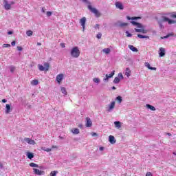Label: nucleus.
<instances>
[{"instance_id": "f257e3e1", "label": "nucleus", "mask_w": 176, "mask_h": 176, "mask_svg": "<svg viewBox=\"0 0 176 176\" xmlns=\"http://www.w3.org/2000/svg\"><path fill=\"white\" fill-rule=\"evenodd\" d=\"M71 56L74 57V58H78L80 56V51L79 50V47H74L71 50Z\"/></svg>"}, {"instance_id": "f03ea898", "label": "nucleus", "mask_w": 176, "mask_h": 176, "mask_svg": "<svg viewBox=\"0 0 176 176\" xmlns=\"http://www.w3.org/2000/svg\"><path fill=\"white\" fill-rule=\"evenodd\" d=\"M38 67L39 71H49V68H50V65L49 64V63H45L44 67L41 64H38Z\"/></svg>"}, {"instance_id": "7ed1b4c3", "label": "nucleus", "mask_w": 176, "mask_h": 176, "mask_svg": "<svg viewBox=\"0 0 176 176\" xmlns=\"http://www.w3.org/2000/svg\"><path fill=\"white\" fill-rule=\"evenodd\" d=\"M88 9L90 10V12L94 13L96 17H100L101 16V13L98 12L96 8H93L91 5L88 6Z\"/></svg>"}, {"instance_id": "20e7f679", "label": "nucleus", "mask_w": 176, "mask_h": 176, "mask_svg": "<svg viewBox=\"0 0 176 176\" xmlns=\"http://www.w3.org/2000/svg\"><path fill=\"white\" fill-rule=\"evenodd\" d=\"M64 79V74H60L56 76V82L58 83V85H61V82Z\"/></svg>"}, {"instance_id": "39448f33", "label": "nucleus", "mask_w": 176, "mask_h": 176, "mask_svg": "<svg viewBox=\"0 0 176 176\" xmlns=\"http://www.w3.org/2000/svg\"><path fill=\"white\" fill-rule=\"evenodd\" d=\"M23 141H25V142H27L28 144H29V145H35V144H36L35 140L28 138H25L23 139Z\"/></svg>"}, {"instance_id": "423d86ee", "label": "nucleus", "mask_w": 176, "mask_h": 176, "mask_svg": "<svg viewBox=\"0 0 176 176\" xmlns=\"http://www.w3.org/2000/svg\"><path fill=\"white\" fill-rule=\"evenodd\" d=\"M3 1L6 10H10V9H12V6L10 3H9V2H8L6 0H3Z\"/></svg>"}, {"instance_id": "0eeeda50", "label": "nucleus", "mask_w": 176, "mask_h": 176, "mask_svg": "<svg viewBox=\"0 0 176 176\" xmlns=\"http://www.w3.org/2000/svg\"><path fill=\"white\" fill-rule=\"evenodd\" d=\"M80 24L82 27V31H85V27L86 25V17L84 16L80 19Z\"/></svg>"}, {"instance_id": "6e6552de", "label": "nucleus", "mask_w": 176, "mask_h": 176, "mask_svg": "<svg viewBox=\"0 0 176 176\" xmlns=\"http://www.w3.org/2000/svg\"><path fill=\"white\" fill-rule=\"evenodd\" d=\"M113 75H115V71L114 70H113L109 75L106 74V77L103 79V80L104 82H108L109 79L112 78L113 76Z\"/></svg>"}, {"instance_id": "1a4fd4ad", "label": "nucleus", "mask_w": 176, "mask_h": 176, "mask_svg": "<svg viewBox=\"0 0 176 176\" xmlns=\"http://www.w3.org/2000/svg\"><path fill=\"white\" fill-rule=\"evenodd\" d=\"M92 125H93V122H91V119H90V118L89 117H87L86 124H85L86 127H91Z\"/></svg>"}, {"instance_id": "9d476101", "label": "nucleus", "mask_w": 176, "mask_h": 176, "mask_svg": "<svg viewBox=\"0 0 176 176\" xmlns=\"http://www.w3.org/2000/svg\"><path fill=\"white\" fill-rule=\"evenodd\" d=\"M164 21H167L168 24H176V20H171L166 16L163 17Z\"/></svg>"}, {"instance_id": "9b49d317", "label": "nucleus", "mask_w": 176, "mask_h": 176, "mask_svg": "<svg viewBox=\"0 0 176 176\" xmlns=\"http://www.w3.org/2000/svg\"><path fill=\"white\" fill-rule=\"evenodd\" d=\"M159 56L160 57H164V56H166V50L164 48H160Z\"/></svg>"}, {"instance_id": "f8f14e48", "label": "nucleus", "mask_w": 176, "mask_h": 176, "mask_svg": "<svg viewBox=\"0 0 176 176\" xmlns=\"http://www.w3.org/2000/svg\"><path fill=\"white\" fill-rule=\"evenodd\" d=\"M34 173L36 174V175H43V174H45L43 170H41L36 168H34Z\"/></svg>"}, {"instance_id": "ddd939ff", "label": "nucleus", "mask_w": 176, "mask_h": 176, "mask_svg": "<svg viewBox=\"0 0 176 176\" xmlns=\"http://www.w3.org/2000/svg\"><path fill=\"white\" fill-rule=\"evenodd\" d=\"M116 7L117 9H120V10H123L124 9L123 4L120 1L116 2Z\"/></svg>"}, {"instance_id": "4468645a", "label": "nucleus", "mask_w": 176, "mask_h": 176, "mask_svg": "<svg viewBox=\"0 0 176 176\" xmlns=\"http://www.w3.org/2000/svg\"><path fill=\"white\" fill-rule=\"evenodd\" d=\"M109 141L110 144H112L116 143V140L115 139V137L113 135H110L109 137Z\"/></svg>"}, {"instance_id": "2eb2a0df", "label": "nucleus", "mask_w": 176, "mask_h": 176, "mask_svg": "<svg viewBox=\"0 0 176 176\" xmlns=\"http://www.w3.org/2000/svg\"><path fill=\"white\" fill-rule=\"evenodd\" d=\"M145 67H146L148 69H151V71H156V67H151V64L149 63L146 62L144 63Z\"/></svg>"}, {"instance_id": "dca6fc26", "label": "nucleus", "mask_w": 176, "mask_h": 176, "mask_svg": "<svg viewBox=\"0 0 176 176\" xmlns=\"http://www.w3.org/2000/svg\"><path fill=\"white\" fill-rule=\"evenodd\" d=\"M115 108V101L111 102V103L109 105L108 112H111L112 109Z\"/></svg>"}, {"instance_id": "f3484780", "label": "nucleus", "mask_w": 176, "mask_h": 176, "mask_svg": "<svg viewBox=\"0 0 176 176\" xmlns=\"http://www.w3.org/2000/svg\"><path fill=\"white\" fill-rule=\"evenodd\" d=\"M30 85H32V86H36L39 85V81L38 80H33L30 82Z\"/></svg>"}, {"instance_id": "a211bd4d", "label": "nucleus", "mask_w": 176, "mask_h": 176, "mask_svg": "<svg viewBox=\"0 0 176 176\" xmlns=\"http://www.w3.org/2000/svg\"><path fill=\"white\" fill-rule=\"evenodd\" d=\"M60 91L63 94H64V96H67V94H68V93L67 92V89H65V87H60Z\"/></svg>"}, {"instance_id": "6ab92c4d", "label": "nucleus", "mask_w": 176, "mask_h": 176, "mask_svg": "<svg viewBox=\"0 0 176 176\" xmlns=\"http://www.w3.org/2000/svg\"><path fill=\"white\" fill-rule=\"evenodd\" d=\"M129 47L130 49V50H131L132 52H138V50L137 49V47H134L133 45H129Z\"/></svg>"}, {"instance_id": "aec40b11", "label": "nucleus", "mask_w": 176, "mask_h": 176, "mask_svg": "<svg viewBox=\"0 0 176 176\" xmlns=\"http://www.w3.org/2000/svg\"><path fill=\"white\" fill-rule=\"evenodd\" d=\"M102 52L105 54H109V53H111V49H109V48H104V49L102 50Z\"/></svg>"}, {"instance_id": "412c9836", "label": "nucleus", "mask_w": 176, "mask_h": 176, "mask_svg": "<svg viewBox=\"0 0 176 176\" xmlns=\"http://www.w3.org/2000/svg\"><path fill=\"white\" fill-rule=\"evenodd\" d=\"M127 20H138L139 19H141V16H135L131 18L130 16H126Z\"/></svg>"}, {"instance_id": "4be33fe9", "label": "nucleus", "mask_w": 176, "mask_h": 176, "mask_svg": "<svg viewBox=\"0 0 176 176\" xmlns=\"http://www.w3.org/2000/svg\"><path fill=\"white\" fill-rule=\"evenodd\" d=\"M114 124L118 129H120V127H122V124H120V122L119 121L114 122Z\"/></svg>"}, {"instance_id": "5701e85b", "label": "nucleus", "mask_w": 176, "mask_h": 176, "mask_svg": "<svg viewBox=\"0 0 176 176\" xmlns=\"http://www.w3.org/2000/svg\"><path fill=\"white\" fill-rule=\"evenodd\" d=\"M170 36H174V33H169L166 36L162 37V39H167V38H170Z\"/></svg>"}, {"instance_id": "b1692460", "label": "nucleus", "mask_w": 176, "mask_h": 176, "mask_svg": "<svg viewBox=\"0 0 176 176\" xmlns=\"http://www.w3.org/2000/svg\"><path fill=\"white\" fill-rule=\"evenodd\" d=\"M6 113H10V104H7L6 105Z\"/></svg>"}, {"instance_id": "393cba45", "label": "nucleus", "mask_w": 176, "mask_h": 176, "mask_svg": "<svg viewBox=\"0 0 176 176\" xmlns=\"http://www.w3.org/2000/svg\"><path fill=\"white\" fill-rule=\"evenodd\" d=\"M131 74V71L130 70V69L126 68L125 75L127 76V78H129V76H130Z\"/></svg>"}, {"instance_id": "a878e982", "label": "nucleus", "mask_w": 176, "mask_h": 176, "mask_svg": "<svg viewBox=\"0 0 176 176\" xmlns=\"http://www.w3.org/2000/svg\"><path fill=\"white\" fill-rule=\"evenodd\" d=\"M27 156L28 159H30V160L34 159V153H30V152L27 153Z\"/></svg>"}, {"instance_id": "bb28decb", "label": "nucleus", "mask_w": 176, "mask_h": 176, "mask_svg": "<svg viewBox=\"0 0 176 176\" xmlns=\"http://www.w3.org/2000/svg\"><path fill=\"white\" fill-rule=\"evenodd\" d=\"M146 107L151 109V111H156V108L151 104H146Z\"/></svg>"}, {"instance_id": "cd10ccee", "label": "nucleus", "mask_w": 176, "mask_h": 176, "mask_svg": "<svg viewBox=\"0 0 176 176\" xmlns=\"http://www.w3.org/2000/svg\"><path fill=\"white\" fill-rule=\"evenodd\" d=\"M72 133H73V134H79L80 131L78 129H73L72 130Z\"/></svg>"}, {"instance_id": "c85d7f7f", "label": "nucleus", "mask_w": 176, "mask_h": 176, "mask_svg": "<svg viewBox=\"0 0 176 176\" xmlns=\"http://www.w3.org/2000/svg\"><path fill=\"white\" fill-rule=\"evenodd\" d=\"M138 36L139 38H140V39H142L144 38H145L146 39H149V36H144V35H142V34H138Z\"/></svg>"}, {"instance_id": "c756f323", "label": "nucleus", "mask_w": 176, "mask_h": 176, "mask_svg": "<svg viewBox=\"0 0 176 176\" xmlns=\"http://www.w3.org/2000/svg\"><path fill=\"white\" fill-rule=\"evenodd\" d=\"M34 34V32H32V30H28L26 32V35L28 36H32V35Z\"/></svg>"}, {"instance_id": "7c9ffc66", "label": "nucleus", "mask_w": 176, "mask_h": 176, "mask_svg": "<svg viewBox=\"0 0 176 176\" xmlns=\"http://www.w3.org/2000/svg\"><path fill=\"white\" fill-rule=\"evenodd\" d=\"M120 82V79L118 77H116L113 80V83L118 84Z\"/></svg>"}, {"instance_id": "2f4dec72", "label": "nucleus", "mask_w": 176, "mask_h": 176, "mask_svg": "<svg viewBox=\"0 0 176 176\" xmlns=\"http://www.w3.org/2000/svg\"><path fill=\"white\" fill-rule=\"evenodd\" d=\"M116 100L117 101H118V103H119V104H121V103H122V96H118V97L116 98Z\"/></svg>"}, {"instance_id": "473e14b6", "label": "nucleus", "mask_w": 176, "mask_h": 176, "mask_svg": "<svg viewBox=\"0 0 176 176\" xmlns=\"http://www.w3.org/2000/svg\"><path fill=\"white\" fill-rule=\"evenodd\" d=\"M170 17L171 19H176V14H175V12H172V13H170Z\"/></svg>"}, {"instance_id": "72a5a7b5", "label": "nucleus", "mask_w": 176, "mask_h": 176, "mask_svg": "<svg viewBox=\"0 0 176 176\" xmlns=\"http://www.w3.org/2000/svg\"><path fill=\"white\" fill-rule=\"evenodd\" d=\"M57 173H58L57 170H54L50 173L51 176H56L57 175Z\"/></svg>"}, {"instance_id": "f704fd0d", "label": "nucleus", "mask_w": 176, "mask_h": 176, "mask_svg": "<svg viewBox=\"0 0 176 176\" xmlns=\"http://www.w3.org/2000/svg\"><path fill=\"white\" fill-rule=\"evenodd\" d=\"M93 82H94L95 83H100V78H94L93 79Z\"/></svg>"}, {"instance_id": "c9c22d12", "label": "nucleus", "mask_w": 176, "mask_h": 176, "mask_svg": "<svg viewBox=\"0 0 176 176\" xmlns=\"http://www.w3.org/2000/svg\"><path fill=\"white\" fill-rule=\"evenodd\" d=\"M30 167H38V164H36L34 162L30 163Z\"/></svg>"}, {"instance_id": "e433bc0d", "label": "nucleus", "mask_w": 176, "mask_h": 176, "mask_svg": "<svg viewBox=\"0 0 176 176\" xmlns=\"http://www.w3.org/2000/svg\"><path fill=\"white\" fill-rule=\"evenodd\" d=\"M120 27H127V25H129V24L127 23H120Z\"/></svg>"}, {"instance_id": "4c0bfd02", "label": "nucleus", "mask_w": 176, "mask_h": 176, "mask_svg": "<svg viewBox=\"0 0 176 176\" xmlns=\"http://www.w3.org/2000/svg\"><path fill=\"white\" fill-rule=\"evenodd\" d=\"M126 34L128 38H130V36H133V34H130V32H129L128 31L126 32Z\"/></svg>"}, {"instance_id": "58836bf2", "label": "nucleus", "mask_w": 176, "mask_h": 176, "mask_svg": "<svg viewBox=\"0 0 176 176\" xmlns=\"http://www.w3.org/2000/svg\"><path fill=\"white\" fill-rule=\"evenodd\" d=\"M101 36H102V34L101 33H98V34H97V38H98V39H101Z\"/></svg>"}, {"instance_id": "ea45409f", "label": "nucleus", "mask_w": 176, "mask_h": 176, "mask_svg": "<svg viewBox=\"0 0 176 176\" xmlns=\"http://www.w3.org/2000/svg\"><path fill=\"white\" fill-rule=\"evenodd\" d=\"M52 12H50V11H47V17H50V16H52Z\"/></svg>"}, {"instance_id": "a19ab883", "label": "nucleus", "mask_w": 176, "mask_h": 176, "mask_svg": "<svg viewBox=\"0 0 176 176\" xmlns=\"http://www.w3.org/2000/svg\"><path fill=\"white\" fill-rule=\"evenodd\" d=\"M3 47H10V44H3Z\"/></svg>"}, {"instance_id": "79ce46f5", "label": "nucleus", "mask_w": 176, "mask_h": 176, "mask_svg": "<svg viewBox=\"0 0 176 176\" xmlns=\"http://www.w3.org/2000/svg\"><path fill=\"white\" fill-rule=\"evenodd\" d=\"M131 24H133V25H138V22H135L134 21H132L131 22Z\"/></svg>"}, {"instance_id": "37998d69", "label": "nucleus", "mask_w": 176, "mask_h": 176, "mask_svg": "<svg viewBox=\"0 0 176 176\" xmlns=\"http://www.w3.org/2000/svg\"><path fill=\"white\" fill-rule=\"evenodd\" d=\"M118 78H120L121 79H123V74L122 73L118 74Z\"/></svg>"}, {"instance_id": "c03bdc74", "label": "nucleus", "mask_w": 176, "mask_h": 176, "mask_svg": "<svg viewBox=\"0 0 176 176\" xmlns=\"http://www.w3.org/2000/svg\"><path fill=\"white\" fill-rule=\"evenodd\" d=\"M135 32H142V29H135Z\"/></svg>"}, {"instance_id": "a18cd8bd", "label": "nucleus", "mask_w": 176, "mask_h": 176, "mask_svg": "<svg viewBox=\"0 0 176 176\" xmlns=\"http://www.w3.org/2000/svg\"><path fill=\"white\" fill-rule=\"evenodd\" d=\"M146 176H153L152 173L147 172L146 174Z\"/></svg>"}, {"instance_id": "49530a36", "label": "nucleus", "mask_w": 176, "mask_h": 176, "mask_svg": "<svg viewBox=\"0 0 176 176\" xmlns=\"http://www.w3.org/2000/svg\"><path fill=\"white\" fill-rule=\"evenodd\" d=\"M91 135H92V137H97V133H94V132H92L91 133Z\"/></svg>"}, {"instance_id": "de8ad7c7", "label": "nucleus", "mask_w": 176, "mask_h": 176, "mask_svg": "<svg viewBox=\"0 0 176 176\" xmlns=\"http://www.w3.org/2000/svg\"><path fill=\"white\" fill-rule=\"evenodd\" d=\"M136 26L138 27V28H141L142 27V25L138 23V25H136Z\"/></svg>"}, {"instance_id": "09e8293b", "label": "nucleus", "mask_w": 176, "mask_h": 176, "mask_svg": "<svg viewBox=\"0 0 176 176\" xmlns=\"http://www.w3.org/2000/svg\"><path fill=\"white\" fill-rule=\"evenodd\" d=\"M45 152H50L52 151V148H46V149H44Z\"/></svg>"}, {"instance_id": "8fccbe9b", "label": "nucleus", "mask_w": 176, "mask_h": 176, "mask_svg": "<svg viewBox=\"0 0 176 176\" xmlns=\"http://www.w3.org/2000/svg\"><path fill=\"white\" fill-rule=\"evenodd\" d=\"M17 50H19V52H21V50H23V47L18 46L17 47Z\"/></svg>"}, {"instance_id": "3c124183", "label": "nucleus", "mask_w": 176, "mask_h": 176, "mask_svg": "<svg viewBox=\"0 0 176 176\" xmlns=\"http://www.w3.org/2000/svg\"><path fill=\"white\" fill-rule=\"evenodd\" d=\"M12 46H16V41H14L11 43Z\"/></svg>"}, {"instance_id": "603ef678", "label": "nucleus", "mask_w": 176, "mask_h": 176, "mask_svg": "<svg viewBox=\"0 0 176 176\" xmlns=\"http://www.w3.org/2000/svg\"><path fill=\"white\" fill-rule=\"evenodd\" d=\"M61 47H65V43H61L60 44Z\"/></svg>"}, {"instance_id": "864d4df0", "label": "nucleus", "mask_w": 176, "mask_h": 176, "mask_svg": "<svg viewBox=\"0 0 176 176\" xmlns=\"http://www.w3.org/2000/svg\"><path fill=\"white\" fill-rule=\"evenodd\" d=\"M46 12V8H42V12L45 13Z\"/></svg>"}, {"instance_id": "5fc2aeb1", "label": "nucleus", "mask_w": 176, "mask_h": 176, "mask_svg": "<svg viewBox=\"0 0 176 176\" xmlns=\"http://www.w3.org/2000/svg\"><path fill=\"white\" fill-rule=\"evenodd\" d=\"M10 72H14V67H11V68H10Z\"/></svg>"}, {"instance_id": "6e6d98bb", "label": "nucleus", "mask_w": 176, "mask_h": 176, "mask_svg": "<svg viewBox=\"0 0 176 176\" xmlns=\"http://www.w3.org/2000/svg\"><path fill=\"white\" fill-rule=\"evenodd\" d=\"M142 32L143 34H146V30H144V29H142Z\"/></svg>"}, {"instance_id": "4d7b16f0", "label": "nucleus", "mask_w": 176, "mask_h": 176, "mask_svg": "<svg viewBox=\"0 0 176 176\" xmlns=\"http://www.w3.org/2000/svg\"><path fill=\"white\" fill-rule=\"evenodd\" d=\"M95 28L99 29V28H100V25L96 24V25H95Z\"/></svg>"}, {"instance_id": "13d9d810", "label": "nucleus", "mask_w": 176, "mask_h": 176, "mask_svg": "<svg viewBox=\"0 0 176 176\" xmlns=\"http://www.w3.org/2000/svg\"><path fill=\"white\" fill-rule=\"evenodd\" d=\"M78 127H79L80 129H82V128H83V125H82V124H80L78 125Z\"/></svg>"}, {"instance_id": "bf43d9fd", "label": "nucleus", "mask_w": 176, "mask_h": 176, "mask_svg": "<svg viewBox=\"0 0 176 176\" xmlns=\"http://www.w3.org/2000/svg\"><path fill=\"white\" fill-rule=\"evenodd\" d=\"M12 34H13V32H12V31H10V32H8V35H12Z\"/></svg>"}, {"instance_id": "052dcab7", "label": "nucleus", "mask_w": 176, "mask_h": 176, "mask_svg": "<svg viewBox=\"0 0 176 176\" xmlns=\"http://www.w3.org/2000/svg\"><path fill=\"white\" fill-rule=\"evenodd\" d=\"M3 167V165L2 164V163L0 162V168H2Z\"/></svg>"}, {"instance_id": "680f3d73", "label": "nucleus", "mask_w": 176, "mask_h": 176, "mask_svg": "<svg viewBox=\"0 0 176 176\" xmlns=\"http://www.w3.org/2000/svg\"><path fill=\"white\" fill-rule=\"evenodd\" d=\"M166 135H169V137H171V133H166Z\"/></svg>"}, {"instance_id": "e2e57ef3", "label": "nucleus", "mask_w": 176, "mask_h": 176, "mask_svg": "<svg viewBox=\"0 0 176 176\" xmlns=\"http://www.w3.org/2000/svg\"><path fill=\"white\" fill-rule=\"evenodd\" d=\"M10 5H11V6H12V5H14V1H11L10 3Z\"/></svg>"}, {"instance_id": "0e129e2a", "label": "nucleus", "mask_w": 176, "mask_h": 176, "mask_svg": "<svg viewBox=\"0 0 176 176\" xmlns=\"http://www.w3.org/2000/svg\"><path fill=\"white\" fill-rule=\"evenodd\" d=\"M37 45H38V46H41V45H42V43H37Z\"/></svg>"}, {"instance_id": "69168bd1", "label": "nucleus", "mask_w": 176, "mask_h": 176, "mask_svg": "<svg viewBox=\"0 0 176 176\" xmlns=\"http://www.w3.org/2000/svg\"><path fill=\"white\" fill-rule=\"evenodd\" d=\"M2 102H4V103L6 102V99H3L2 100Z\"/></svg>"}, {"instance_id": "338daca9", "label": "nucleus", "mask_w": 176, "mask_h": 176, "mask_svg": "<svg viewBox=\"0 0 176 176\" xmlns=\"http://www.w3.org/2000/svg\"><path fill=\"white\" fill-rule=\"evenodd\" d=\"M100 151H104V147H100Z\"/></svg>"}, {"instance_id": "774afa93", "label": "nucleus", "mask_w": 176, "mask_h": 176, "mask_svg": "<svg viewBox=\"0 0 176 176\" xmlns=\"http://www.w3.org/2000/svg\"><path fill=\"white\" fill-rule=\"evenodd\" d=\"M112 89H113V90H116V87H112Z\"/></svg>"}]
</instances>
